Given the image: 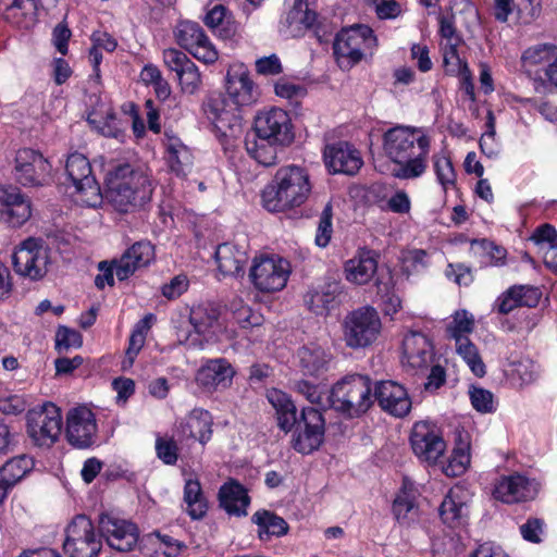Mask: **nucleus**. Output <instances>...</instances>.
<instances>
[{
	"label": "nucleus",
	"instance_id": "nucleus-1",
	"mask_svg": "<svg viewBox=\"0 0 557 557\" xmlns=\"http://www.w3.org/2000/svg\"><path fill=\"white\" fill-rule=\"evenodd\" d=\"M225 88V97H212L208 100L206 112L212 120L216 136L236 139L243 132L239 108L255 103L259 91L243 65H233L228 69Z\"/></svg>",
	"mask_w": 557,
	"mask_h": 557
},
{
	"label": "nucleus",
	"instance_id": "nucleus-2",
	"mask_svg": "<svg viewBox=\"0 0 557 557\" xmlns=\"http://www.w3.org/2000/svg\"><path fill=\"white\" fill-rule=\"evenodd\" d=\"M104 197L120 212L149 201L154 184L145 164L111 162L104 169Z\"/></svg>",
	"mask_w": 557,
	"mask_h": 557
},
{
	"label": "nucleus",
	"instance_id": "nucleus-3",
	"mask_svg": "<svg viewBox=\"0 0 557 557\" xmlns=\"http://www.w3.org/2000/svg\"><path fill=\"white\" fill-rule=\"evenodd\" d=\"M310 193L311 184L305 169L283 166L262 191L263 207L270 212H282L301 206Z\"/></svg>",
	"mask_w": 557,
	"mask_h": 557
},
{
	"label": "nucleus",
	"instance_id": "nucleus-4",
	"mask_svg": "<svg viewBox=\"0 0 557 557\" xmlns=\"http://www.w3.org/2000/svg\"><path fill=\"white\" fill-rule=\"evenodd\" d=\"M329 400L336 411L359 417L373 404L371 382L369 377L359 374L345 376L334 384Z\"/></svg>",
	"mask_w": 557,
	"mask_h": 557
},
{
	"label": "nucleus",
	"instance_id": "nucleus-5",
	"mask_svg": "<svg viewBox=\"0 0 557 557\" xmlns=\"http://www.w3.org/2000/svg\"><path fill=\"white\" fill-rule=\"evenodd\" d=\"M376 46L373 30L364 24L342 28L333 42V53L342 70H350L364 57V51Z\"/></svg>",
	"mask_w": 557,
	"mask_h": 557
},
{
	"label": "nucleus",
	"instance_id": "nucleus-6",
	"mask_svg": "<svg viewBox=\"0 0 557 557\" xmlns=\"http://www.w3.org/2000/svg\"><path fill=\"white\" fill-rule=\"evenodd\" d=\"M382 323L372 307H361L349 312L343 320V339L351 349L364 348L376 341Z\"/></svg>",
	"mask_w": 557,
	"mask_h": 557
},
{
	"label": "nucleus",
	"instance_id": "nucleus-7",
	"mask_svg": "<svg viewBox=\"0 0 557 557\" xmlns=\"http://www.w3.org/2000/svg\"><path fill=\"white\" fill-rule=\"evenodd\" d=\"M50 263V249L41 238L24 239L12 255L15 273L33 281L41 280L47 274Z\"/></svg>",
	"mask_w": 557,
	"mask_h": 557
},
{
	"label": "nucleus",
	"instance_id": "nucleus-8",
	"mask_svg": "<svg viewBox=\"0 0 557 557\" xmlns=\"http://www.w3.org/2000/svg\"><path fill=\"white\" fill-rule=\"evenodd\" d=\"M65 172L78 202L87 207H97L102 202L103 195L100 186L92 175L89 160L84 154L78 152L70 154L65 163Z\"/></svg>",
	"mask_w": 557,
	"mask_h": 557
},
{
	"label": "nucleus",
	"instance_id": "nucleus-9",
	"mask_svg": "<svg viewBox=\"0 0 557 557\" xmlns=\"http://www.w3.org/2000/svg\"><path fill=\"white\" fill-rule=\"evenodd\" d=\"M290 263L278 256L255 258L249 271L253 287L261 293H275L286 286L290 275Z\"/></svg>",
	"mask_w": 557,
	"mask_h": 557
},
{
	"label": "nucleus",
	"instance_id": "nucleus-10",
	"mask_svg": "<svg viewBox=\"0 0 557 557\" xmlns=\"http://www.w3.org/2000/svg\"><path fill=\"white\" fill-rule=\"evenodd\" d=\"M102 547L101 534H97L89 518L76 516L66 528L63 548L70 557H97Z\"/></svg>",
	"mask_w": 557,
	"mask_h": 557
},
{
	"label": "nucleus",
	"instance_id": "nucleus-11",
	"mask_svg": "<svg viewBox=\"0 0 557 557\" xmlns=\"http://www.w3.org/2000/svg\"><path fill=\"white\" fill-rule=\"evenodd\" d=\"M61 411L52 403H46L27 413L28 434L38 446L50 447L54 444L61 434Z\"/></svg>",
	"mask_w": 557,
	"mask_h": 557
},
{
	"label": "nucleus",
	"instance_id": "nucleus-12",
	"mask_svg": "<svg viewBox=\"0 0 557 557\" xmlns=\"http://www.w3.org/2000/svg\"><path fill=\"white\" fill-rule=\"evenodd\" d=\"M410 444L414 456L428 465H435L446 451V443L441 432L434 424L425 421L414 423Z\"/></svg>",
	"mask_w": 557,
	"mask_h": 557
},
{
	"label": "nucleus",
	"instance_id": "nucleus-13",
	"mask_svg": "<svg viewBox=\"0 0 557 557\" xmlns=\"http://www.w3.org/2000/svg\"><path fill=\"white\" fill-rule=\"evenodd\" d=\"M51 165L41 153L33 149L16 152L14 175L26 187L44 186L50 180Z\"/></svg>",
	"mask_w": 557,
	"mask_h": 557
},
{
	"label": "nucleus",
	"instance_id": "nucleus-14",
	"mask_svg": "<svg viewBox=\"0 0 557 557\" xmlns=\"http://www.w3.org/2000/svg\"><path fill=\"white\" fill-rule=\"evenodd\" d=\"M296 431L293 447L301 454H310L318 449L323 441L324 419L322 413L312 407L301 410L300 420L296 419Z\"/></svg>",
	"mask_w": 557,
	"mask_h": 557
},
{
	"label": "nucleus",
	"instance_id": "nucleus-15",
	"mask_svg": "<svg viewBox=\"0 0 557 557\" xmlns=\"http://www.w3.org/2000/svg\"><path fill=\"white\" fill-rule=\"evenodd\" d=\"M99 530L108 545L119 552L132 550L139 537L135 523L112 513H102L99 517Z\"/></svg>",
	"mask_w": 557,
	"mask_h": 557
},
{
	"label": "nucleus",
	"instance_id": "nucleus-16",
	"mask_svg": "<svg viewBox=\"0 0 557 557\" xmlns=\"http://www.w3.org/2000/svg\"><path fill=\"white\" fill-rule=\"evenodd\" d=\"M176 39L178 45L197 60L211 64L218 60V51L205 34L202 27L191 21H183L177 25Z\"/></svg>",
	"mask_w": 557,
	"mask_h": 557
},
{
	"label": "nucleus",
	"instance_id": "nucleus-17",
	"mask_svg": "<svg viewBox=\"0 0 557 557\" xmlns=\"http://www.w3.org/2000/svg\"><path fill=\"white\" fill-rule=\"evenodd\" d=\"M66 438L76 448H88L96 440L97 423L94 412L86 406L69 410L66 414Z\"/></svg>",
	"mask_w": 557,
	"mask_h": 557
},
{
	"label": "nucleus",
	"instance_id": "nucleus-18",
	"mask_svg": "<svg viewBox=\"0 0 557 557\" xmlns=\"http://www.w3.org/2000/svg\"><path fill=\"white\" fill-rule=\"evenodd\" d=\"M374 397L383 411L396 418L406 417L412 407L407 389L395 381L377 382Z\"/></svg>",
	"mask_w": 557,
	"mask_h": 557
},
{
	"label": "nucleus",
	"instance_id": "nucleus-19",
	"mask_svg": "<svg viewBox=\"0 0 557 557\" xmlns=\"http://www.w3.org/2000/svg\"><path fill=\"white\" fill-rule=\"evenodd\" d=\"M536 494L537 484L519 473L502 476L493 490L494 498L505 504L528 502Z\"/></svg>",
	"mask_w": 557,
	"mask_h": 557
},
{
	"label": "nucleus",
	"instance_id": "nucleus-20",
	"mask_svg": "<svg viewBox=\"0 0 557 557\" xmlns=\"http://www.w3.org/2000/svg\"><path fill=\"white\" fill-rule=\"evenodd\" d=\"M32 215L29 199L17 187H0V220L13 227L23 225Z\"/></svg>",
	"mask_w": 557,
	"mask_h": 557
},
{
	"label": "nucleus",
	"instance_id": "nucleus-21",
	"mask_svg": "<svg viewBox=\"0 0 557 557\" xmlns=\"http://www.w3.org/2000/svg\"><path fill=\"white\" fill-rule=\"evenodd\" d=\"M324 160L334 173L356 174L363 161L357 149L348 141H333L324 149Z\"/></svg>",
	"mask_w": 557,
	"mask_h": 557
},
{
	"label": "nucleus",
	"instance_id": "nucleus-22",
	"mask_svg": "<svg viewBox=\"0 0 557 557\" xmlns=\"http://www.w3.org/2000/svg\"><path fill=\"white\" fill-rule=\"evenodd\" d=\"M298 368L304 376L322 379L330 370L333 355L330 349L309 343L298 349Z\"/></svg>",
	"mask_w": 557,
	"mask_h": 557
},
{
	"label": "nucleus",
	"instance_id": "nucleus-23",
	"mask_svg": "<svg viewBox=\"0 0 557 557\" xmlns=\"http://www.w3.org/2000/svg\"><path fill=\"white\" fill-rule=\"evenodd\" d=\"M434 359L431 341L420 332H410L403 341V362L413 370L426 369Z\"/></svg>",
	"mask_w": 557,
	"mask_h": 557
},
{
	"label": "nucleus",
	"instance_id": "nucleus-24",
	"mask_svg": "<svg viewBox=\"0 0 557 557\" xmlns=\"http://www.w3.org/2000/svg\"><path fill=\"white\" fill-rule=\"evenodd\" d=\"M153 260L154 247L149 242H137L119 260H115V275L120 281H124Z\"/></svg>",
	"mask_w": 557,
	"mask_h": 557
},
{
	"label": "nucleus",
	"instance_id": "nucleus-25",
	"mask_svg": "<svg viewBox=\"0 0 557 557\" xmlns=\"http://www.w3.org/2000/svg\"><path fill=\"white\" fill-rule=\"evenodd\" d=\"M290 129V119L286 111L278 108L260 111L253 120V131L258 139H278Z\"/></svg>",
	"mask_w": 557,
	"mask_h": 557
},
{
	"label": "nucleus",
	"instance_id": "nucleus-26",
	"mask_svg": "<svg viewBox=\"0 0 557 557\" xmlns=\"http://www.w3.org/2000/svg\"><path fill=\"white\" fill-rule=\"evenodd\" d=\"M235 374L226 359L208 360L196 374V382L208 392L226 388Z\"/></svg>",
	"mask_w": 557,
	"mask_h": 557
},
{
	"label": "nucleus",
	"instance_id": "nucleus-27",
	"mask_svg": "<svg viewBox=\"0 0 557 557\" xmlns=\"http://www.w3.org/2000/svg\"><path fill=\"white\" fill-rule=\"evenodd\" d=\"M540 298L539 288L531 285H513L496 298L493 308L500 314H508L519 307H535Z\"/></svg>",
	"mask_w": 557,
	"mask_h": 557
},
{
	"label": "nucleus",
	"instance_id": "nucleus-28",
	"mask_svg": "<svg viewBox=\"0 0 557 557\" xmlns=\"http://www.w3.org/2000/svg\"><path fill=\"white\" fill-rule=\"evenodd\" d=\"M470 493L462 485L453 486L440 507V515L444 523L454 528L460 524L463 517L468 513V503Z\"/></svg>",
	"mask_w": 557,
	"mask_h": 557
},
{
	"label": "nucleus",
	"instance_id": "nucleus-29",
	"mask_svg": "<svg viewBox=\"0 0 557 557\" xmlns=\"http://www.w3.org/2000/svg\"><path fill=\"white\" fill-rule=\"evenodd\" d=\"M345 277L357 285L368 284L377 270V259L372 250H360L345 262Z\"/></svg>",
	"mask_w": 557,
	"mask_h": 557
},
{
	"label": "nucleus",
	"instance_id": "nucleus-30",
	"mask_svg": "<svg viewBox=\"0 0 557 557\" xmlns=\"http://www.w3.org/2000/svg\"><path fill=\"white\" fill-rule=\"evenodd\" d=\"M341 293L342 286L338 282H326L310 289L305 296V304L313 313L324 315L338 306Z\"/></svg>",
	"mask_w": 557,
	"mask_h": 557
},
{
	"label": "nucleus",
	"instance_id": "nucleus-31",
	"mask_svg": "<svg viewBox=\"0 0 557 557\" xmlns=\"http://www.w3.org/2000/svg\"><path fill=\"white\" fill-rule=\"evenodd\" d=\"M33 466V460L22 455L8 460L0 468V505L11 490L32 470Z\"/></svg>",
	"mask_w": 557,
	"mask_h": 557
},
{
	"label": "nucleus",
	"instance_id": "nucleus-32",
	"mask_svg": "<svg viewBox=\"0 0 557 557\" xmlns=\"http://www.w3.org/2000/svg\"><path fill=\"white\" fill-rule=\"evenodd\" d=\"M213 419L208 410L194 408L181 422L180 428L183 435L206 444L212 435Z\"/></svg>",
	"mask_w": 557,
	"mask_h": 557
},
{
	"label": "nucleus",
	"instance_id": "nucleus-33",
	"mask_svg": "<svg viewBox=\"0 0 557 557\" xmlns=\"http://www.w3.org/2000/svg\"><path fill=\"white\" fill-rule=\"evenodd\" d=\"M215 260L220 272L224 275L237 276L244 273V265L248 261V255L244 247L224 243L218 246Z\"/></svg>",
	"mask_w": 557,
	"mask_h": 557
},
{
	"label": "nucleus",
	"instance_id": "nucleus-34",
	"mask_svg": "<svg viewBox=\"0 0 557 557\" xmlns=\"http://www.w3.org/2000/svg\"><path fill=\"white\" fill-rule=\"evenodd\" d=\"M220 505L230 515L246 516L250 503L247 491L237 482L222 485L219 492Z\"/></svg>",
	"mask_w": 557,
	"mask_h": 557
},
{
	"label": "nucleus",
	"instance_id": "nucleus-35",
	"mask_svg": "<svg viewBox=\"0 0 557 557\" xmlns=\"http://www.w3.org/2000/svg\"><path fill=\"white\" fill-rule=\"evenodd\" d=\"M417 149L413 150L394 170L393 175L400 180L420 177L426 170V159L430 150V141H417Z\"/></svg>",
	"mask_w": 557,
	"mask_h": 557
},
{
	"label": "nucleus",
	"instance_id": "nucleus-36",
	"mask_svg": "<svg viewBox=\"0 0 557 557\" xmlns=\"http://www.w3.org/2000/svg\"><path fill=\"white\" fill-rule=\"evenodd\" d=\"M267 399L276 412L278 428L289 432L296 424V406L290 397L281 389L271 388L267 392Z\"/></svg>",
	"mask_w": 557,
	"mask_h": 557
},
{
	"label": "nucleus",
	"instance_id": "nucleus-37",
	"mask_svg": "<svg viewBox=\"0 0 557 557\" xmlns=\"http://www.w3.org/2000/svg\"><path fill=\"white\" fill-rule=\"evenodd\" d=\"M164 160L171 172L185 176L193 166V153L183 141H168L164 147Z\"/></svg>",
	"mask_w": 557,
	"mask_h": 557
},
{
	"label": "nucleus",
	"instance_id": "nucleus-38",
	"mask_svg": "<svg viewBox=\"0 0 557 557\" xmlns=\"http://www.w3.org/2000/svg\"><path fill=\"white\" fill-rule=\"evenodd\" d=\"M39 0H12L4 10V18L10 23L27 28L37 16Z\"/></svg>",
	"mask_w": 557,
	"mask_h": 557
},
{
	"label": "nucleus",
	"instance_id": "nucleus-39",
	"mask_svg": "<svg viewBox=\"0 0 557 557\" xmlns=\"http://www.w3.org/2000/svg\"><path fill=\"white\" fill-rule=\"evenodd\" d=\"M188 322L193 326L195 334L198 337L203 338L205 344L208 342V336L218 322V312L210 306L198 305L190 309Z\"/></svg>",
	"mask_w": 557,
	"mask_h": 557
},
{
	"label": "nucleus",
	"instance_id": "nucleus-40",
	"mask_svg": "<svg viewBox=\"0 0 557 557\" xmlns=\"http://www.w3.org/2000/svg\"><path fill=\"white\" fill-rule=\"evenodd\" d=\"M184 503L186 511L191 519H201L207 512V500L203 496L200 482L188 479L184 486Z\"/></svg>",
	"mask_w": 557,
	"mask_h": 557
},
{
	"label": "nucleus",
	"instance_id": "nucleus-41",
	"mask_svg": "<svg viewBox=\"0 0 557 557\" xmlns=\"http://www.w3.org/2000/svg\"><path fill=\"white\" fill-rule=\"evenodd\" d=\"M250 158L263 166L274 165L284 141H244Z\"/></svg>",
	"mask_w": 557,
	"mask_h": 557
},
{
	"label": "nucleus",
	"instance_id": "nucleus-42",
	"mask_svg": "<svg viewBox=\"0 0 557 557\" xmlns=\"http://www.w3.org/2000/svg\"><path fill=\"white\" fill-rule=\"evenodd\" d=\"M205 24L210 28H216L219 36L223 39H231L237 33V24L227 15V9L222 4H215L206 14Z\"/></svg>",
	"mask_w": 557,
	"mask_h": 557
},
{
	"label": "nucleus",
	"instance_id": "nucleus-43",
	"mask_svg": "<svg viewBox=\"0 0 557 557\" xmlns=\"http://www.w3.org/2000/svg\"><path fill=\"white\" fill-rule=\"evenodd\" d=\"M252 521L258 525L259 537L264 539V535L281 536L286 534L288 525L286 521L270 511H257L252 516Z\"/></svg>",
	"mask_w": 557,
	"mask_h": 557
},
{
	"label": "nucleus",
	"instance_id": "nucleus-44",
	"mask_svg": "<svg viewBox=\"0 0 557 557\" xmlns=\"http://www.w3.org/2000/svg\"><path fill=\"white\" fill-rule=\"evenodd\" d=\"M456 352L475 376L482 377L485 375V364L476 346L469 338H458V342H456Z\"/></svg>",
	"mask_w": 557,
	"mask_h": 557
},
{
	"label": "nucleus",
	"instance_id": "nucleus-45",
	"mask_svg": "<svg viewBox=\"0 0 557 557\" xmlns=\"http://www.w3.org/2000/svg\"><path fill=\"white\" fill-rule=\"evenodd\" d=\"M286 22L289 27L294 24L297 25L295 30H292L296 36L301 29L312 28L317 22V13L308 9V4L301 0L297 1L293 9L288 12Z\"/></svg>",
	"mask_w": 557,
	"mask_h": 557
},
{
	"label": "nucleus",
	"instance_id": "nucleus-46",
	"mask_svg": "<svg viewBox=\"0 0 557 557\" xmlns=\"http://www.w3.org/2000/svg\"><path fill=\"white\" fill-rule=\"evenodd\" d=\"M474 318L466 310H458L454 313L453 320L447 325L449 337L458 342V338H468V334L473 331Z\"/></svg>",
	"mask_w": 557,
	"mask_h": 557
},
{
	"label": "nucleus",
	"instance_id": "nucleus-47",
	"mask_svg": "<svg viewBox=\"0 0 557 557\" xmlns=\"http://www.w3.org/2000/svg\"><path fill=\"white\" fill-rule=\"evenodd\" d=\"M557 57V47L550 44H539L528 48L522 54V62L529 65L550 63Z\"/></svg>",
	"mask_w": 557,
	"mask_h": 557
},
{
	"label": "nucleus",
	"instance_id": "nucleus-48",
	"mask_svg": "<svg viewBox=\"0 0 557 557\" xmlns=\"http://www.w3.org/2000/svg\"><path fill=\"white\" fill-rule=\"evenodd\" d=\"M461 40V37H456L454 42H447L443 48V65L447 74L457 75L463 71V66H468L467 62L460 59L457 51Z\"/></svg>",
	"mask_w": 557,
	"mask_h": 557
},
{
	"label": "nucleus",
	"instance_id": "nucleus-49",
	"mask_svg": "<svg viewBox=\"0 0 557 557\" xmlns=\"http://www.w3.org/2000/svg\"><path fill=\"white\" fill-rule=\"evenodd\" d=\"M470 465V455L467 447L454 449L446 465L443 466V472L447 476H458L462 474Z\"/></svg>",
	"mask_w": 557,
	"mask_h": 557
},
{
	"label": "nucleus",
	"instance_id": "nucleus-50",
	"mask_svg": "<svg viewBox=\"0 0 557 557\" xmlns=\"http://www.w3.org/2000/svg\"><path fill=\"white\" fill-rule=\"evenodd\" d=\"M232 309L236 322L243 329L261 326L263 317L260 313L252 311L250 307L243 305L242 301H234L232 304Z\"/></svg>",
	"mask_w": 557,
	"mask_h": 557
},
{
	"label": "nucleus",
	"instance_id": "nucleus-51",
	"mask_svg": "<svg viewBox=\"0 0 557 557\" xmlns=\"http://www.w3.org/2000/svg\"><path fill=\"white\" fill-rule=\"evenodd\" d=\"M434 171L438 183L446 190L450 186H455L456 173L450 159L446 156H434Z\"/></svg>",
	"mask_w": 557,
	"mask_h": 557
},
{
	"label": "nucleus",
	"instance_id": "nucleus-52",
	"mask_svg": "<svg viewBox=\"0 0 557 557\" xmlns=\"http://www.w3.org/2000/svg\"><path fill=\"white\" fill-rule=\"evenodd\" d=\"M333 208L331 202H327L320 215L319 225L315 235V244L320 247H326L331 240Z\"/></svg>",
	"mask_w": 557,
	"mask_h": 557
},
{
	"label": "nucleus",
	"instance_id": "nucleus-53",
	"mask_svg": "<svg viewBox=\"0 0 557 557\" xmlns=\"http://www.w3.org/2000/svg\"><path fill=\"white\" fill-rule=\"evenodd\" d=\"M417 149L414 141H383V150L397 165Z\"/></svg>",
	"mask_w": 557,
	"mask_h": 557
},
{
	"label": "nucleus",
	"instance_id": "nucleus-54",
	"mask_svg": "<svg viewBox=\"0 0 557 557\" xmlns=\"http://www.w3.org/2000/svg\"><path fill=\"white\" fill-rule=\"evenodd\" d=\"M83 344V338L79 332L60 326L55 334V348L59 352L69 350L70 348H79Z\"/></svg>",
	"mask_w": 557,
	"mask_h": 557
},
{
	"label": "nucleus",
	"instance_id": "nucleus-55",
	"mask_svg": "<svg viewBox=\"0 0 557 557\" xmlns=\"http://www.w3.org/2000/svg\"><path fill=\"white\" fill-rule=\"evenodd\" d=\"M469 396L473 408L482 413H490L495 410L493 394L482 387H472Z\"/></svg>",
	"mask_w": 557,
	"mask_h": 557
},
{
	"label": "nucleus",
	"instance_id": "nucleus-56",
	"mask_svg": "<svg viewBox=\"0 0 557 557\" xmlns=\"http://www.w3.org/2000/svg\"><path fill=\"white\" fill-rule=\"evenodd\" d=\"M156 453L165 465H174L177 461L178 448L176 442L171 437H157Z\"/></svg>",
	"mask_w": 557,
	"mask_h": 557
},
{
	"label": "nucleus",
	"instance_id": "nucleus-57",
	"mask_svg": "<svg viewBox=\"0 0 557 557\" xmlns=\"http://www.w3.org/2000/svg\"><path fill=\"white\" fill-rule=\"evenodd\" d=\"M177 78L183 91L190 95L196 92L201 84L200 73L194 62L187 64V66L177 75Z\"/></svg>",
	"mask_w": 557,
	"mask_h": 557
},
{
	"label": "nucleus",
	"instance_id": "nucleus-58",
	"mask_svg": "<svg viewBox=\"0 0 557 557\" xmlns=\"http://www.w3.org/2000/svg\"><path fill=\"white\" fill-rule=\"evenodd\" d=\"M512 372L521 381V384H530L537 379L539 367L530 359H521L513 363Z\"/></svg>",
	"mask_w": 557,
	"mask_h": 557
},
{
	"label": "nucleus",
	"instance_id": "nucleus-59",
	"mask_svg": "<svg viewBox=\"0 0 557 557\" xmlns=\"http://www.w3.org/2000/svg\"><path fill=\"white\" fill-rule=\"evenodd\" d=\"M531 240L540 246L541 251H544L547 246L557 245V231L550 224H543L533 232Z\"/></svg>",
	"mask_w": 557,
	"mask_h": 557
},
{
	"label": "nucleus",
	"instance_id": "nucleus-60",
	"mask_svg": "<svg viewBox=\"0 0 557 557\" xmlns=\"http://www.w3.org/2000/svg\"><path fill=\"white\" fill-rule=\"evenodd\" d=\"M184 324H186V322L182 321L180 324H176L174 326L177 342L181 345H185L189 348L202 349L203 348V338L198 337L195 334L194 329L189 330Z\"/></svg>",
	"mask_w": 557,
	"mask_h": 557
},
{
	"label": "nucleus",
	"instance_id": "nucleus-61",
	"mask_svg": "<svg viewBox=\"0 0 557 557\" xmlns=\"http://www.w3.org/2000/svg\"><path fill=\"white\" fill-rule=\"evenodd\" d=\"M294 388L311 404H320L322 400L323 388L320 384H313L307 380H298L294 383Z\"/></svg>",
	"mask_w": 557,
	"mask_h": 557
},
{
	"label": "nucleus",
	"instance_id": "nucleus-62",
	"mask_svg": "<svg viewBox=\"0 0 557 557\" xmlns=\"http://www.w3.org/2000/svg\"><path fill=\"white\" fill-rule=\"evenodd\" d=\"M163 61L166 66L176 73V76L193 62L184 52L177 49H166L163 51Z\"/></svg>",
	"mask_w": 557,
	"mask_h": 557
},
{
	"label": "nucleus",
	"instance_id": "nucleus-63",
	"mask_svg": "<svg viewBox=\"0 0 557 557\" xmlns=\"http://www.w3.org/2000/svg\"><path fill=\"white\" fill-rule=\"evenodd\" d=\"M187 288V277L185 275H176L170 281V283L162 286L161 292L166 299L173 300L183 295Z\"/></svg>",
	"mask_w": 557,
	"mask_h": 557
},
{
	"label": "nucleus",
	"instance_id": "nucleus-64",
	"mask_svg": "<svg viewBox=\"0 0 557 557\" xmlns=\"http://www.w3.org/2000/svg\"><path fill=\"white\" fill-rule=\"evenodd\" d=\"M545 77L547 81L540 79L535 82L534 90L537 94H546L550 91L552 87L557 88V57L553 62L547 64L545 69Z\"/></svg>",
	"mask_w": 557,
	"mask_h": 557
}]
</instances>
